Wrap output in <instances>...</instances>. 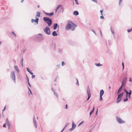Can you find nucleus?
I'll return each mask as SVG.
<instances>
[{"instance_id":"38","label":"nucleus","mask_w":132,"mask_h":132,"mask_svg":"<svg viewBox=\"0 0 132 132\" xmlns=\"http://www.w3.org/2000/svg\"><path fill=\"white\" fill-rule=\"evenodd\" d=\"M84 122V121H82V122H81L78 125V126H79L82 123Z\"/></svg>"},{"instance_id":"4","label":"nucleus","mask_w":132,"mask_h":132,"mask_svg":"<svg viewBox=\"0 0 132 132\" xmlns=\"http://www.w3.org/2000/svg\"><path fill=\"white\" fill-rule=\"evenodd\" d=\"M11 76L12 79L15 82V73L14 71H12L11 73Z\"/></svg>"},{"instance_id":"53","label":"nucleus","mask_w":132,"mask_h":132,"mask_svg":"<svg viewBox=\"0 0 132 132\" xmlns=\"http://www.w3.org/2000/svg\"><path fill=\"white\" fill-rule=\"evenodd\" d=\"M92 113H93V112H91H91H90V113H89V114H90V116H91V114H92Z\"/></svg>"},{"instance_id":"41","label":"nucleus","mask_w":132,"mask_h":132,"mask_svg":"<svg viewBox=\"0 0 132 132\" xmlns=\"http://www.w3.org/2000/svg\"><path fill=\"white\" fill-rule=\"evenodd\" d=\"M28 84L29 86L30 87H31V85L29 83V79L28 80Z\"/></svg>"},{"instance_id":"54","label":"nucleus","mask_w":132,"mask_h":132,"mask_svg":"<svg viewBox=\"0 0 132 132\" xmlns=\"http://www.w3.org/2000/svg\"><path fill=\"white\" fill-rule=\"evenodd\" d=\"M58 9H56L55 10V12L56 13L58 11Z\"/></svg>"},{"instance_id":"25","label":"nucleus","mask_w":132,"mask_h":132,"mask_svg":"<svg viewBox=\"0 0 132 132\" xmlns=\"http://www.w3.org/2000/svg\"><path fill=\"white\" fill-rule=\"evenodd\" d=\"M23 58L22 57V59H21V64H22V67L23 66Z\"/></svg>"},{"instance_id":"32","label":"nucleus","mask_w":132,"mask_h":132,"mask_svg":"<svg viewBox=\"0 0 132 132\" xmlns=\"http://www.w3.org/2000/svg\"><path fill=\"white\" fill-rule=\"evenodd\" d=\"M66 63H64V61H63L62 63V66H63L64 64L65 65Z\"/></svg>"},{"instance_id":"57","label":"nucleus","mask_w":132,"mask_h":132,"mask_svg":"<svg viewBox=\"0 0 132 132\" xmlns=\"http://www.w3.org/2000/svg\"><path fill=\"white\" fill-rule=\"evenodd\" d=\"M126 95H128V94H129V93H128V92L127 91V92H126Z\"/></svg>"},{"instance_id":"19","label":"nucleus","mask_w":132,"mask_h":132,"mask_svg":"<svg viewBox=\"0 0 132 132\" xmlns=\"http://www.w3.org/2000/svg\"><path fill=\"white\" fill-rule=\"evenodd\" d=\"M36 16L38 17H40V12H36Z\"/></svg>"},{"instance_id":"49","label":"nucleus","mask_w":132,"mask_h":132,"mask_svg":"<svg viewBox=\"0 0 132 132\" xmlns=\"http://www.w3.org/2000/svg\"><path fill=\"white\" fill-rule=\"evenodd\" d=\"M129 81L130 82H131L132 81L131 78H129Z\"/></svg>"},{"instance_id":"64","label":"nucleus","mask_w":132,"mask_h":132,"mask_svg":"<svg viewBox=\"0 0 132 132\" xmlns=\"http://www.w3.org/2000/svg\"><path fill=\"white\" fill-rule=\"evenodd\" d=\"M2 42L0 41V45L2 44Z\"/></svg>"},{"instance_id":"33","label":"nucleus","mask_w":132,"mask_h":132,"mask_svg":"<svg viewBox=\"0 0 132 132\" xmlns=\"http://www.w3.org/2000/svg\"><path fill=\"white\" fill-rule=\"evenodd\" d=\"M77 82L76 83V84L77 85H79V82L78 80L77 79Z\"/></svg>"},{"instance_id":"12","label":"nucleus","mask_w":132,"mask_h":132,"mask_svg":"<svg viewBox=\"0 0 132 132\" xmlns=\"http://www.w3.org/2000/svg\"><path fill=\"white\" fill-rule=\"evenodd\" d=\"M57 26H58V28H59V26L56 23H55L53 27V29L54 30L56 29L57 27Z\"/></svg>"},{"instance_id":"55","label":"nucleus","mask_w":132,"mask_h":132,"mask_svg":"<svg viewBox=\"0 0 132 132\" xmlns=\"http://www.w3.org/2000/svg\"><path fill=\"white\" fill-rule=\"evenodd\" d=\"M122 0H119V4L120 3Z\"/></svg>"},{"instance_id":"48","label":"nucleus","mask_w":132,"mask_h":132,"mask_svg":"<svg viewBox=\"0 0 132 132\" xmlns=\"http://www.w3.org/2000/svg\"><path fill=\"white\" fill-rule=\"evenodd\" d=\"M65 128H66L65 127H64V128H63V129H62V130L61 131H62H62H63L64 130V129H65Z\"/></svg>"},{"instance_id":"61","label":"nucleus","mask_w":132,"mask_h":132,"mask_svg":"<svg viewBox=\"0 0 132 132\" xmlns=\"http://www.w3.org/2000/svg\"><path fill=\"white\" fill-rule=\"evenodd\" d=\"M58 78V76H57L56 77L55 79H57Z\"/></svg>"},{"instance_id":"28","label":"nucleus","mask_w":132,"mask_h":132,"mask_svg":"<svg viewBox=\"0 0 132 132\" xmlns=\"http://www.w3.org/2000/svg\"><path fill=\"white\" fill-rule=\"evenodd\" d=\"M132 30V28L130 29H128L127 30V31L128 32H130Z\"/></svg>"},{"instance_id":"42","label":"nucleus","mask_w":132,"mask_h":132,"mask_svg":"<svg viewBox=\"0 0 132 132\" xmlns=\"http://www.w3.org/2000/svg\"><path fill=\"white\" fill-rule=\"evenodd\" d=\"M35 77V75H32V78H34Z\"/></svg>"},{"instance_id":"45","label":"nucleus","mask_w":132,"mask_h":132,"mask_svg":"<svg viewBox=\"0 0 132 132\" xmlns=\"http://www.w3.org/2000/svg\"><path fill=\"white\" fill-rule=\"evenodd\" d=\"M6 106H5L4 107V109L3 110V111H4L5 110V109H6Z\"/></svg>"},{"instance_id":"16","label":"nucleus","mask_w":132,"mask_h":132,"mask_svg":"<svg viewBox=\"0 0 132 132\" xmlns=\"http://www.w3.org/2000/svg\"><path fill=\"white\" fill-rule=\"evenodd\" d=\"M52 35L53 36H56L57 35V34L56 33V31H54L53 32L52 34Z\"/></svg>"},{"instance_id":"27","label":"nucleus","mask_w":132,"mask_h":132,"mask_svg":"<svg viewBox=\"0 0 132 132\" xmlns=\"http://www.w3.org/2000/svg\"><path fill=\"white\" fill-rule=\"evenodd\" d=\"M103 100V98L102 97V96H100V101H101Z\"/></svg>"},{"instance_id":"59","label":"nucleus","mask_w":132,"mask_h":132,"mask_svg":"<svg viewBox=\"0 0 132 132\" xmlns=\"http://www.w3.org/2000/svg\"><path fill=\"white\" fill-rule=\"evenodd\" d=\"M23 52H24L26 51V50L25 49H24L23 50Z\"/></svg>"},{"instance_id":"47","label":"nucleus","mask_w":132,"mask_h":132,"mask_svg":"<svg viewBox=\"0 0 132 132\" xmlns=\"http://www.w3.org/2000/svg\"><path fill=\"white\" fill-rule=\"evenodd\" d=\"M6 124L5 123V124H4L3 125V127H6Z\"/></svg>"},{"instance_id":"10","label":"nucleus","mask_w":132,"mask_h":132,"mask_svg":"<svg viewBox=\"0 0 132 132\" xmlns=\"http://www.w3.org/2000/svg\"><path fill=\"white\" fill-rule=\"evenodd\" d=\"M44 13L46 15L48 16H52L53 15L54 13L53 12H52V13H46L44 12Z\"/></svg>"},{"instance_id":"50","label":"nucleus","mask_w":132,"mask_h":132,"mask_svg":"<svg viewBox=\"0 0 132 132\" xmlns=\"http://www.w3.org/2000/svg\"><path fill=\"white\" fill-rule=\"evenodd\" d=\"M31 75H32L33 73L30 71V72H29Z\"/></svg>"},{"instance_id":"30","label":"nucleus","mask_w":132,"mask_h":132,"mask_svg":"<svg viewBox=\"0 0 132 132\" xmlns=\"http://www.w3.org/2000/svg\"><path fill=\"white\" fill-rule=\"evenodd\" d=\"M128 98H126L123 101H124V102H126L128 101Z\"/></svg>"},{"instance_id":"35","label":"nucleus","mask_w":132,"mask_h":132,"mask_svg":"<svg viewBox=\"0 0 132 132\" xmlns=\"http://www.w3.org/2000/svg\"><path fill=\"white\" fill-rule=\"evenodd\" d=\"M27 71L29 72H30V71L29 70V68H28L27 67Z\"/></svg>"},{"instance_id":"13","label":"nucleus","mask_w":132,"mask_h":132,"mask_svg":"<svg viewBox=\"0 0 132 132\" xmlns=\"http://www.w3.org/2000/svg\"><path fill=\"white\" fill-rule=\"evenodd\" d=\"M36 19L34 20V22H36V23H35V24H38V21L39 20V18L36 17Z\"/></svg>"},{"instance_id":"23","label":"nucleus","mask_w":132,"mask_h":132,"mask_svg":"<svg viewBox=\"0 0 132 132\" xmlns=\"http://www.w3.org/2000/svg\"><path fill=\"white\" fill-rule=\"evenodd\" d=\"M111 32L112 33V34H114L115 32L114 31V30L112 29L111 27Z\"/></svg>"},{"instance_id":"21","label":"nucleus","mask_w":132,"mask_h":132,"mask_svg":"<svg viewBox=\"0 0 132 132\" xmlns=\"http://www.w3.org/2000/svg\"><path fill=\"white\" fill-rule=\"evenodd\" d=\"M131 90H130V92L129 93V95L128 97L129 98H130L131 97Z\"/></svg>"},{"instance_id":"6","label":"nucleus","mask_w":132,"mask_h":132,"mask_svg":"<svg viewBox=\"0 0 132 132\" xmlns=\"http://www.w3.org/2000/svg\"><path fill=\"white\" fill-rule=\"evenodd\" d=\"M116 119L117 121L119 123H124L125 122L123 121L120 118L118 117H116Z\"/></svg>"},{"instance_id":"36","label":"nucleus","mask_w":132,"mask_h":132,"mask_svg":"<svg viewBox=\"0 0 132 132\" xmlns=\"http://www.w3.org/2000/svg\"><path fill=\"white\" fill-rule=\"evenodd\" d=\"M75 2H76V4H79V3H78V1L77 0H74Z\"/></svg>"},{"instance_id":"15","label":"nucleus","mask_w":132,"mask_h":132,"mask_svg":"<svg viewBox=\"0 0 132 132\" xmlns=\"http://www.w3.org/2000/svg\"><path fill=\"white\" fill-rule=\"evenodd\" d=\"M122 96V94H120L118 95V97L117 98V99H120L121 97Z\"/></svg>"},{"instance_id":"24","label":"nucleus","mask_w":132,"mask_h":132,"mask_svg":"<svg viewBox=\"0 0 132 132\" xmlns=\"http://www.w3.org/2000/svg\"><path fill=\"white\" fill-rule=\"evenodd\" d=\"M61 6V5H57V7H56V9H58H58Z\"/></svg>"},{"instance_id":"40","label":"nucleus","mask_w":132,"mask_h":132,"mask_svg":"<svg viewBox=\"0 0 132 132\" xmlns=\"http://www.w3.org/2000/svg\"><path fill=\"white\" fill-rule=\"evenodd\" d=\"M100 18L101 19H104V17L102 15L100 16Z\"/></svg>"},{"instance_id":"14","label":"nucleus","mask_w":132,"mask_h":132,"mask_svg":"<svg viewBox=\"0 0 132 132\" xmlns=\"http://www.w3.org/2000/svg\"><path fill=\"white\" fill-rule=\"evenodd\" d=\"M104 93V90L103 89H102L100 91V96H102L103 95Z\"/></svg>"},{"instance_id":"26","label":"nucleus","mask_w":132,"mask_h":132,"mask_svg":"<svg viewBox=\"0 0 132 132\" xmlns=\"http://www.w3.org/2000/svg\"><path fill=\"white\" fill-rule=\"evenodd\" d=\"M54 94L57 97V98H58V96L57 94L56 93V92H55L54 91Z\"/></svg>"},{"instance_id":"1","label":"nucleus","mask_w":132,"mask_h":132,"mask_svg":"<svg viewBox=\"0 0 132 132\" xmlns=\"http://www.w3.org/2000/svg\"><path fill=\"white\" fill-rule=\"evenodd\" d=\"M76 26H77L72 21H68L65 28L67 30H68L71 29L72 31H73Z\"/></svg>"},{"instance_id":"34","label":"nucleus","mask_w":132,"mask_h":132,"mask_svg":"<svg viewBox=\"0 0 132 132\" xmlns=\"http://www.w3.org/2000/svg\"><path fill=\"white\" fill-rule=\"evenodd\" d=\"M28 89L30 92V93L32 95V92H31V90H30V89L29 87H28Z\"/></svg>"},{"instance_id":"8","label":"nucleus","mask_w":132,"mask_h":132,"mask_svg":"<svg viewBox=\"0 0 132 132\" xmlns=\"http://www.w3.org/2000/svg\"><path fill=\"white\" fill-rule=\"evenodd\" d=\"M76 125L73 122H72V127L71 128L69 129V130L70 131H71L73 130L74 129L76 128Z\"/></svg>"},{"instance_id":"17","label":"nucleus","mask_w":132,"mask_h":132,"mask_svg":"<svg viewBox=\"0 0 132 132\" xmlns=\"http://www.w3.org/2000/svg\"><path fill=\"white\" fill-rule=\"evenodd\" d=\"M73 14L74 15H77L79 14L78 12L77 11H75L73 12Z\"/></svg>"},{"instance_id":"43","label":"nucleus","mask_w":132,"mask_h":132,"mask_svg":"<svg viewBox=\"0 0 132 132\" xmlns=\"http://www.w3.org/2000/svg\"><path fill=\"white\" fill-rule=\"evenodd\" d=\"M34 21V19H32L31 20V22L32 23H33Z\"/></svg>"},{"instance_id":"63","label":"nucleus","mask_w":132,"mask_h":132,"mask_svg":"<svg viewBox=\"0 0 132 132\" xmlns=\"http://www.w3.org/2000/svg\"><path fill=\"white\" fill-rule=\"evenodd\" d=\"M128 95H126V98H127Z\"/></svg>"},{"instance_id":"11","label":"nucleus","mask_w":132,"mask_h":132,"mask_svg":"<svg viewBox=\"0 0 132 132\" xmlns=\"http://www.w3.org/2000/svg\"><path fill=\"white\" fill-rule=\"evenodd\" d=\"M14 68L16 70L18 73H19V70L16 65H15L14 66Z\"/></svg>"},{"instance_id":"58","label":"nucleus","mask_w":132,"mask_h":132,"mask_svg":"<svg viewBox=\"0 0 132 132\" xmlns=\"http://www.w3.org/2000/svg\"><path fill=\"white\" fill-rule=\"evenodd\" d=\"M94 110H95V108H94V106H93V110H94Z\"/></svg>"},{"instance_id":"60","label":"nucleus","mask_w":132,"mask_h":132,"mask_svg":"<svg viewBox=\"0 0 132 132\" xmlns=\"http://www.w3.org/2000/svg\"><path fill=\"white\" fill-rule=\"evenodd\" d=\"M68 125L67 124H66L65 125V127H66L68 126Z\"/></svg>"},{"instance_id":"56","label":"nucleus","mask_w":132,"mask_h":132,"mask_svg":"<svg viewBox=\"0 0 132 132\" xmlns=\"http://www.w3.org/2000/svg\"><path fill=\"white\" fill-rule=\"evenodd\" d=\"M26 76H27V81H28V79L29 80V78L27 75H26Z\"/></svg>"},{"instance_id":"20","label":"nucleus","mask_w":132,"mask_h":132,"mask_svg":"<svg viewBox=\"0 0 132 132\" xmlns=\"http://www.w3.org/2000/svg\"><path fill=\"white\" fill-rule=\"evenodd\" d=\"M6 124L8 126L9 129H10V124L9 123V122H7V123H6Z\"/></svg>"},{"instance_id":"62","label":"nucleus","mask_w":132,"mask_h":132,"mask_svg":"<svg viewBox=\"0 0 132 132\" xmlns=\"http://www.w3.org/2000/svg\"><path fill=\"white\" fill-rule=\"evenodd\" d=\"M52 91H53V92H54V91L53 89V88H52Z\"/></svg>"},{"instance_id":"37","label":"nucleus","mask_w":132,"mask_h":132,"mask_svg":"<svg viewBox=\"0 0 132 132\" xmlns=\"http://www.w3.org/2000/svg\"><path fill=\"white\" fill-rule=\"evenodd\" d=\"M100 12L101 13V14L102 15H103V14H102V13H103V10H101Z\"/></svg>"},{"instance_id":"3","label":"nucleus","mask_w":132,"mask_h":132,"mask_svg":"<svg viewBox=\"0 0 132 132\" xmlns=\"http://www.w3.org/2000/svg\"><path fill=\"white\" fill-rule=\"evenodd\" d=\"M44 32L47 35H49L50 34V31L49 28L48 26H46L44 29Z\"/></svg>"},{"instance_id":"44","label":"nucleus","mask_w":132,"mask_h":132,"mask_svg":"<svg viewBox=\"0 0 132 132\" xmlns=\"http://www.w3.org/2000/svg\"><path fill=\"white\" fill-rule=\"evenodd\" d=\"M122 67H123V69H124V65L123 63V62L122 63Z\"/></svg>"},{"instance_id":"5","label":"nucleus","mask_w":132,"mask_h":132,"mask_svg":"<svg viewBox=\"0 0 132 132\" xmlns=\"http://www.w3.org/2000/svg\"><path fill=\"white\" fill-rule=\"evenodd\" d=\"M87 93L88 96V98L87 99V101L89 99V98L91 97V94L90 93V92L89 88H87Z\"/></svg>"},{"instance_id":"46","label":"nucleus","mask_w":132,"mask_h":132,"mask_svg":"<svg viewBox=\"0 0 132 132\" xmlns=\"http://www.w3.org/2000/svg\"><path fill=\"white\" fill-rule=\"evenodd\" d=\"M93 2H94L96 3H97V0H92Z\"/></svg>"},{"instance_id":"52","label":"nucleus","mask_w":132,"mask_h":132,"mask_svg":"<svg viewBox=\"0 0 132 132\" xmlns=\"http://www.w3.org/2000/svg\"><path fill=\"white\" fill-rule=\"evenodd\" d=\"M124 91L125 92H127V90L126 89H124Z\"/></svg>"},{"instance_id":"22","label":"nucleus","mask_w":132,"mask_h":132,"mask_svg":"<svg viewBox=\"0 0 132 132\" xmlns=\"http://www.w3.org/2000/svg\"><path fill=\"white\" fill-rule=\"evenodd\" d=\"M95 65H96V66H97V67H98L100 66H102V64H100V63H95Z\"/></svg>"},{"instance_id":"51","label":"nucleus","mask_w":132,"mask_h":132,"mask_svg":"<svg viewBox=\"0 0 132 132\" xmlns=\"http://www.w3.org/2000/svg\"><path fill=\"white\" fill-rule=\"evenodd\" d=\"M65 108H66V109H67V108H68V106H67V104H66V105Z\"/></svg>"},{"instance_id":"31","label":"nucleus","mask_w":132,"mask_h":132,"mask_svg":"<svg viewBox=\"0 0 132 132\" xmlns=\"http://www.w3.org/2000/svg\"><path fill=\"white\" fill-rule=\"evenodd\" d=\"M98 29L99 30H100V33L101 35V36H102V32H101V30H100V28H98Z\"/></svg>"},{"instance_id":"7","label":"nucleus","mask_w":132,"mask_h":132,"mask_svg":"<svg viewBox=\"0 0 132 132\" xmlns=\"http://www.w3.org/2000/svg\"><path fill=\"white\" fill-rule=\"evenodd\" d=\"M127 79V78L126 77H125L123 78L122 82V84L121 86H122V87H123V86L124 87L125 86V85L126 84Z\"/></svg>"},{"instance_id":"2","label":"nucleus","mask_w":132,"mask_h":132,"mask_svg":"<svg viewBox=\"0 0 132 132\" xmlns=\"http://www.w3.org/2000/svg\"><path fill=\"white\" fill-rule=\"evenodd\" d=\"M43 20L45 22L48 24L49 26H50L52 24V20L50 18L47 17H45L43 18Z\"/></svg>"},{"instance_id":"9","label":"nucleus","mask_w":132,"mask_h":132,"mask_svg":"<svg viewBox=\"0 0 132 132\" xmlns=\"http://www.w3.org/2000/svg\"><path fill=\"white\" fill-rule=\"evenodd\" d=\"M33 122L34 124V125L36 128L37 127V125L35 119V116H34L33 117Z\"/></svg>"},{"instance_id":"18","label":"nucleus","mask_w":132,"mask_h":132,"mask_svg":"<svg viewBox=\"0 0 132 132\" xmlns=\"http://www.w3.org/2000/svg\"><path fill=\"white\" fill-rule=\"evenodd\" d=\"M122 87H122V86H121L119 88V89L118 91L117 94H118L120 92V91L121 90V89L122 88Z\"/></svg>"},{"instance_id":"29","label":"nucleus","mask_w":132,"mask_h":132,"mask_svg":"<svg viewBox=\"0 0 132 132\" xmlns=\"http://www.w3.org/2000/svg\"><path fill=\"white\" fill-rule=\"evenodd\" d=\"M121 99H119L117 101V102H116L117 103H118L120 102L121 101Z\"/></svg>"},{"instance_id":"39","label":"nucleus","mask_w":132,"mask_h":132,"mask_svg":"<svg viewBox=\"0 0 132 132\" xmlns=\"http://www.w3.org/2000/svg\"><path fill=\"white\" fill-rule=\"evenodd\" d=\"M7 122H9L8 118H6V123H7Z\"/></svg>"}]
</instances>
